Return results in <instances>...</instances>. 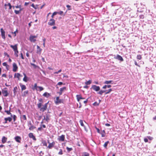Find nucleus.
Here are the masks:
<instances>
[{
    "label": "nucleus",
    "mask_w": 156,
    "mask_h": 156,
    "mask_svg": "<svg viewBox=\"0 0 156 156\" xmlns=\"http://www.w3.org/2000/svg\"><path fill=\"white\" fill-rule=\"evenodd\" d=\"M142 57L140 55H138L137 56V59L140 60L141 59Z\"/></svg>",
    "instance_id": "58836bf2"
},
{
    "label": "nucleus",
    "mask_w": 156,
    "mask_h": 156,
    "mask_svg": "<svg viewBox=\"0 0 156 156\" xmlns=\"http://www.w3.org/2000/svg\"><path fill=\"white\" fill-rule=\"evenodd\" d=\"M58 12H53L52 14H53V15L55 16V15H56L57 14H58Z\"/></svg>",
    "instance_id": "4d7b16f0"
},
{
    "label": "nucleus",
    "mask_w": 156,
    "mask_h": 156,
    "mask_svg": "<svg viewBox=\"0 0 156 156\" xmlns=\"http://www.w3.org/2000/svg\"><path fill=\"white\" fill-rule=\"evenodd\" d=\"M10 108L9 110V111L5 110V112H6L8 115H10L11 117H12V115L10 112Z\"/></svg>",
    "instance_id": "393cba45"
},
{
    "label": "nucleus",
    "mask_w": 156,
    "mask_h": 156,
    "mask_svg": "<svg viewBox=\"0 0 156 156\" xmlns=\"http://www.w3.org/2000/svg\"><path fill=\"white\" fill-rule=\"evenodd\" d=\"M6 88H5L4 90H2V92L3 96L5 97H7L9 95V93L7 90H5Z\"/></svg>",
    "instance_id": "20e7f679"
},
{
    "label": "nucleus",
    "mask_w": 156,
    "mask_h": 156,
    "mask_svg": "<svg viewBox=\"0 0 156 156\" xmlns=\"http://www.w3.org/2000/svg\"><path fill=\"white\" fill-rule=\"evenodd\" d=\"M15 7L16 8H20L21 6L20 5H17L15 6Z\"/></svg>",
    "instance_id": "e2e57ef3"
},
{
    "label": "nucleus",
    "mask_w": 156,
    "mask_h": 156,
    "mask_svg": "<svg viewBox=\"0 0 156 156\" xmlns=\"http://www.w3.org/2000/svg\"><path fill=\"white\" fill-rule=\"evenodd\" d=\"M20 85L21 88L22 90H23L26 89V87L25 85H22V83H20Z\"/></svg>",
    "instance_id": "a211bd4d"
},
{
    "label": "nucleus",
    "mask_w": 156,
    "mask_h": 156,
    "mask_svg": "<svg viewBox=\"0 0 156 156\" xmlns=\"http://www.w3.org/2000/svg\"><path fill=\"white\" fill-rule=\"evenodd\" d=\"M76 97L78 101H79L80 99L82 98L80 95H76Z\"/></svg>",
    "instance_id": "5701e85b"
},
{
    "label": "nucleus",
    "mask_w": 156,
    "mask_h": 156,
    "mask_svg": "<svg viewBox=\"0 0 156 156\" xmlns=\"http://www.w3.org/2000/svg\"><path fill=\"white\" fill-rule=\"evenodd\" d=\"M17 88L16 87H15L13 88V93L15 95H16V90H17Z\"/></svg>",
    "instance_id": "2f4dec72"
},
{
    "label": "nucleus",
    "mask_w": 156,
    "mask_h": 156,
    "mask_svg": "<svg viewBox=\"0 0 156 156\" xmlns=\"http://www.w3.org/2000/svg\"><path fill=\"white\" fill-rule=\"evenodd\" d=\"M48 24L50 26L54 25L55 24V20L53 19H51L50 20Z\"/></svg>",
    "instance_id": "7ed1b4c3"
},
{
    "label": "nucleus",
    "mask_w": 156,
    "mask_h": 156,
    "mask_svg": "<svg viewBox=\"0 0 156 156\" xmlns=\"http://www.w3.org/2000/svg\"><path fill=\"white\" fill-rule=\"evenodd\" d=\"M106 90H101L98 93L100 95H102L103 93L106 92Z\"/></svg>",
    "instance_id": "cd10ccee"
},
{
    "label": "nucleus",
    "mask_w": 156,
    "mask_h": 156,
    "mask_svg": "<svg viewBox=\"0 0 156 156\" xmlns=\"http://www.w3.org/2000/svg\"><path fill=\"white\" fill-rule=\"evenodd\" d=\"M43 95L44 96L48 98L50 96V94L47 92H45L43 94Z\"/></svg>",
    "instance_id": "6ab92c4d"
},
{
    "label": "nucleus",
    "mask_w": 156,
    "mask_h": 156,
    "mask_svg": "<svg viewBox=\"0 0 156 156\" xmlns=\"http://www.w3.org/2000/svg\"><path fill=\"white\" fill-rule=\"evenodd\" d=\"M2 77H6V75L5 74H3L2 75Z\"/></svg>",
    "instance_id": "0e129e2a"
},
{
    "label": "nucleus",
    "mask_w": 156,
    "mask_h": 156,
    "mask_svg": "<svg viewBox=\"0 0 156 156\" xmlns=\"http://www.w3.org/2000/svg\"><path fill=\"white\" fill-rule=\"evenodd\" d=\"M106 126H110V124H108V123H106L105 124V125Z\"/></svg>",
    "instance_id": "774afa93"
},
{
    "label": "nucleus",
    "mask_w": 156,
    "mask_h": 156,
    "mask_svg": "<svg viewBox=\"0 0 156 156\" xmlns=\"http://www.w3.org/2000/svg\"><path fill=\"white\" fill-rule=\"evenodd\" d=\"M89 154L87 152H84L83 153L82 156H89Z\"/></svg>",
    "instance_id": "473e14b6"
},
{
    "label": "nucleus",
    "mask_w": 156,
    "mask_h": 156,
    "mask_svg": "<svg viewBox=\"0 0 156 156\" xmlns=\"http://www.w3.org/2000/svg\"><path fill=\"white\" fill-rule=\"evenodd\" d=\"M22 117H23V118L24 120H26V116L25 115H23Z\"/></svg>",
    "instance_id": "3c124183"
},
{
    "label": "nucleus",
    "mask_w": 156,
    "mask_h": 156,
    "mask_svg": "<svg viewBox=\"0 0 156 156\" xmlns=\"http://www.w3.org/2000/svg\"><path fill=\"white\" fill-rule=\"evenodd\" d=\"M22 77H23L22 75L19 73H16L15 75V78H20Z\"/></svg>",
    "instance_id": "2eb2a0df"
},
{
    "label": "nucleus",
    "mask_w": 156,
    "mask_h": 156,
    "mask_svg": "<svg viewBox=\"0 0 156 156\" xmlns=\"http://www.w3.org/2000/svg\"><path fill=\"white\" fill-rule=\"evenodd\" d=\"M65 136L64 135H62L61 136L59 137L58 139L59 141H63L64 140Z\"/></svg>",
    "instance_id": "9d476101"
},
{
    "label": "nucleus",
    "mask_w": 156,
    "mask_h": 156,
    "mask_svg": "<svg viewBox=\"0 0 156 156\" xmlns=\"http://www.w3.org/2000/svg\"><path fill=\"white\" fill-rule=\"evenodd\" d=\"M42 126L44 128H45L46 127L45 126V125H43L42 126H41L40 127V130H41V129Z\"/></svg>",
    "instance_id": "09e8293b"
},
{
    "label": "nucleus",
    "mask_w": 156,
    "mask_h": 156,
    "mask_svg": "<svg viewBox=\"0 0 156 156\" xmlns=\"http://www.w3.org/2000/svg\"><path fill=\"white\" fill-rule=\"evenodd\" d=\"M144 140L145 142H147L148 141V140L147 138H144Z\"/></svg>",
    "instance_id": "bf43d9fd"
},
{
    "label": "nucleus",
    "mask_w": 156,
    "mask_h": 156,
    "mask_svg": "<svg viewBox=\"0 0 156 156\" xmlns=\"http://www.w3.org/2000/svg\"><path fill=\"white\" fill-rule=\"evenodd\" d=\"M2 64L4 66H6V69H8L9 66L7 65L6 62H5L3 63Z\"/></svg>",
    "instance_id": "bb28decb"
},
{
    "label": "nucleus",
    "mask_w": 156,
    "mask_h": 156,
    "mask_svg": "<svg viewBox=\"0 0 156 156\" xmlns=\"http://www.w3.org/2000/svg\"><path fill=\"white\" fill-rule=\"evenodd\" d=\"M48 102L43 105L40 103V110L42 112H44L46 110L47 108Z\"/></svg>",
    "instance_id": "f257e3e1"
},
{
    "label": "nucleus",
    "mask_w": 156,
    "mask_h": 156,
    "mask_svg": "<svg viewBox=\"0 0 156 156\" xmlns=\"http://www.w3.org/2000/svg\"><path fill=\"white\" fill-rule=\"evenodd\" d=\"M39 88V87H37V85L36 83H35L34 84V86L33 87L32 89L34 90H36L37 91L38 90L37 89Z\"/></svg>",
    "instance_id": "4468645a"
},
{
    "label": "nucleus",
    "mask_w": 156,
    "mask_h": 156,
    "mask_svg": "<svg viewBox=\"0 0 156 156\" xmlns=\"http://www.w3.org/2000/svg\"><path fill=\"white\" fill-rule=\"evenodd\" d=\"M66 7H67V8H68V9L69 10H70V9H71L69 8H70V6L69 5H66Z\"/></svg>",
    "instance_id": "13d9d810"
},
{
    "label": "nucleus",
    "mask_w": 156,
    "mask_h": 156,
    "mask_svg": "<svg viewBox=\"0 0 156 156\" xmlns=\"http://www.w3.org/2000/svg\"><path fill=\"white\" fill-rule=\"evenodd\" d=\"M8 81H9V80L8 79ZM11 84L12 83L11 82V81L10 80V82H7L5 83V85L7 87H9V86H10Z\"/></svg>",
    "instance_id": "412c9836"
},
{
    "label": "nucleus",
    "mask_w": 156,
    "mask_h": 156,
    "mask_svg": "<svg viewBox=\"0 0 156 156\" xmlns=\"http://www.w3.org/2000/svg\"><path fill=\"white\" fill-rule=\"evenodd\" d=\"M1 35L3 39H5V31L3 30L2 28H1Z\"/></svg>",
    "instance_id": "0eeeda50"
},
{
    "label": "nucleus",
    "mask_w": 156,
    "mask_h": 156,
    "mask_svg": "<svg viewBox=\"0 0 156 156\" xmlns=\"http://www.w3.org/2000/svg\"><path fill=\"white\" fill-rule=\"evenodd\" d=\"M28 90H26L24 92L23 96V97H25L26 95L28 94Z\"/></svg>",
    "instance_id": "c85d7f7f"
},
{
    "label": "nucleus",
    "mask_w": 156,
    "mask_h": 156,
    "mask_svg": "<svg viewBox=\"0 0 156 156\" xmlns=\"http://www.w3.org/2000/svg\"><path fill=\"white\" fill-rule=\"evenodd\" d=\"M108 143H109L108 141H107L104 144V147L105 148H106Z\"/></svg>",
    "instance_id": "72a5a7b5"
},
{
    "label": "nucleus",
    "mask_w": 156,
    "mask_h": 156,
    "mask_svg": "<svg viewBox=\"0 0 156 156\" xmlns=\"http://www.w3.org/2000/svg\"><path fill=\"white\" fill-rule=\"evenodd\" d=\"M96 129L97 132L99 133H100V131L99 129L97 127H96Z\"/></svg>",
    "instance_id": "864d4df0"
},
{
    "label": "nucleus",
    "mask_w": 156,
    "mask_h": 156,
    "mask_svg": "<svg viewBox=\"0 0 156 156\" xmlns=\"http://www.w3.org/2000/svg\"><path fill=\"white\" fill-rule=\"evenodd\" d=\"M15 140L16 142L18 143H20L21 138L20 136H17L15 137Z\"/></svg>",
    "instance_id": "9b49d317"
},
{
    "label": "nucleus",
    "mask_w": 156,
    "mask_h": 156,
    "mask_svg": "<svg viewBox=\"0 0 156 156\" xmlns=\"http://www.w3.org/2000/svg\"><path fill=\"white\" fill-rule=\"evenodd\" d=\"M10 46L13 49L14 51L17 50V44H16L14 45H10Z\"/></svg>",
    "instance_id": "1a4fd4ad"
},
{
    "label": "nucleus",
    "mask_w": 156,
    "mask_h": 156,
    "mask_svg": "<svg viewBox=\"0 0 156 156\" xmlns=\"http://www.w3.org/2000/svg\"><path fill=\"white\" fill-rule=\"evenodd\" d=\"M36 37L35 36H30V40L31 41L34 42L36 40L35 38Z\"/></svg>",
    "instance_id": "f8f14e48"
},
{
    "label": "nucleus",
    "mask_w": 156,
    "mask_h": 156,
    "mask_svg": "<svg viewBox=\"0 0 156 156\" xmlns=\"http://www.w3.org/2000/svg\"><path fill=\"white\" fill-rule=\"evenodd\" d=\"M28 136L30 138H32L34 140H36V138L32 133H30L28 134Z\"/></svg>",
    "instance_id": "ddd939ff"
},
{
    "label": "nucleus",
    "mask_w": 156,
    "mask_h": 156,
    "mask_svg": "<svg viewBox=\"0 0 156 156\" xmlns=\"http://www.w3.org/2000/svg\"><path fill=\"white\" fill-rule=\"evenodd\" d=\"M91 83V81L90 80H89V81H87L85 82V84L86 85H90Z\"/></svg>",
    "instance_id": "c756f323"
},
{
    "label": "nucleus",
    "mask_w": 156,
    "mask_h": 156,
    "mask_svg": "<svg viewBox=\"0 0 156 156\" xmlns=\"http://www.w3.org/2000/svg\"><path fill=\"white\" fill-rule=\"evenodd\" d=\"M13 118V121L14 122H15L16 120V115H12V117Z\"/></svg>",
    "instance_id": "c03bdc74"
},
{
    "label": "nucleus",
    "mask_w": 156,
    "mask_h": 156,
    "mask_svg": "<svg viewBox=\"0 0 156 156\" xmlns=\"http://www.w3.org/2000/svg\"><path fill=\"white\" fill-rule=\"evenodd\" d=\"M55 143L53 142L51 143H49V144L48 146V147L50 149L51 148V147H52L54 145Z\"/></svg>",
    "instance_id": "aec40b11"
},
{
    "label": "nucleus",
    "mask_w": 156,
    "mask_h": 156,
    "mask_svg": "<svg viewBox=\"0 0 156 156\" xmlns=\"http://www.w3.org/2000/svg\"><path fill=\"white\" fill-rule=\"evenodd\" d=\"M62 84V82H59L58 83V85H61Z\"/></svg>",
    "instance_id": "052dcab7"
},
{
    "label": "nucleus",
    "mask_w": 156,
    "mask_h": 156,
    "mask_svg": "<svg viewBox=\"0 0 156 156\" xmlns=\"http://www.w3.org/2000/svg\"><path fill=\"white\" fill-rule=\"evenodd\" d=\"M80 123L81 125L83 126H84V125L83 124V121L82 120H80Z\"/></svg>",
    "instance_id": "ea45409f"
},
{
    "label": "nucleus",
    "mask_w": 156,
    "mask_h": 156,
    "mask_svg": "<svg viewBox=\"0 0 156 156\" xmlns=\"http://www.w3.org/2000/svg\"><path fill=\"white\" fill-rule=\"evenodd\" d=\"M29 127V129L30 130H33L35 128L34 126H33L32 125L30 126Z\"/></svg>",
    "instance_id": "e433bc0d"
},
{
    "label": "nucleus",
    "mask_w": 156,
    "mask_h": 156,
    "mask_svg": "<svg viewBox=\"0 0 156 156\" xmlns=\"http://www.w3.org/2000/svg\"><path fill=\"white\" fill-rule=\"evenodd\" d=\"M112 91V90L111 89H109L108 91L107 92H106V93H105V94H108V93H109L111 91Z\"/></svg>",
    "instance_id": "37998d69"
},
{
    "label": "nucleus",
    "mask_w": 156,
    "mask_h": 156,
    "mask_svg": "<svg viewBox=\"0 0 156 156\" xmlns=\"http://www.w3.org/2000/svg\"><path fill=\"white\" fill-rule=\"evenodd\" d=\"M58 154H62V151L61 149H60V151L58 153Z\"/></svg>",
    "instance_id": "603ef678"
},
{
    "label": "nucleus",
    "mask_w": 156,
    "mask_h": 156,
    "mask_svg": "<svg viewBox=\"0 0 156 156\" xmlns=\"http://www.w3.org/2000/svg\"><path fill=\"white\" fill-rule=\"evenodd\" d=\"M4 55H5V56H7V57H9V55L7 53H6V52H5L4 53Z\"/></svg>",
    "instance_id": "5fc2aeb1"
},
{
    "label": "nucleus",
    "mask_w": 156,
    "mask_h": 156,
    "mask_svg": "<svg viewBox=\"0 0 156 156\" xmlns=\"http://www.w3.org/2000/svg\"><path fill=\"white\" fill-rule=\"evenodd\" d=\"M43 90V88L42 87H40V91H41Z\"/></svg>",
    "instance_id": "69168bd1"
},
{
    "label": "nucleus",
    "mask_w": 156,
    "mask_h": 156,
    "mask_svg": "<svg viewBox=\"0 0 156 156\" xmlns=\"http://www.w3.org/2000/svg\"><path fill=\"white\" fill-rule=\"evenodd\" d=\"M14 12L16 14H18L19 13L20 11L16 10H15Z\"/></svg>",
    "instance_id": "49530a36"
},
{
    "label": "nucleus",
    "mask_w": 156,
    "mask_h": 156,
    "mask_svg": "<svg viewBox=\"0 0 156 156\" xmlns=\"http://www.w3.org/2000/svg\"><path fill=\"white\" fill-rule=\"evenodd\" d=\"M12 119L11 117H8L5 118V121H9V122H10Z\"/></svg>",
    "instance_id": "b1692460"
},
{
    "label": "nucleus",
    "mask_w": 156,
    "mask_h": 156,
    "mask_svg": "<svg viewBox=\"0 0 156 156\" xmlns=\"http://www.w3.org/2000/svg\"><path fill=\"white\" fill-rule=\"evenodd\" d=\"M21 57L22 59H24L23 54L22 53H21Z\"/></svg>",
    "instance_id": "680f3d73"
},
{
    "label": "nucleus",
    "mask_w": 156,
    "mask_h": 156,
    "mask_svg": "<svg viewBox=\"0 0 156 156\" xmlns=\"http://www.w3.org/2000/svg\"><path fill=\"white\" fill-rule=\"evenodd\" d=\"M66 149L67 150V151L68 152H70L73 150L72 148H69L68 147H66Z\"/></svg>",
    "instance_id": "c9c22d12"
},
{
    "label": "nucleus",
    "mask_w": 156,
    "mask_h": 156,
    "mask_svg": "<svg viewBox=\"0 0 156 156\" xmlns=\"http://www.w3.org/2000/svg\"><path fill=\"white\" fill-rule=\"evenodd\" d=\"M62 71V70L61 69L59 70L58 71L54 73V74L55 75H56L57 74L60 73Z\"/></svg>",
    "instance_id": "4c0bfd02"
},
{
    "label": "nucleus",
    "mask_w": 156,
    "mask_h": 156,
    "mask_svg": "<svg viewBox=\"0 0 156 156\" xmlns=\"http://www.w3.org/2000/svg\"><path fill=\"white\" fill-rule=\"evenodd\" d=\"M13 66V71L14 72H16L18 68V67L17 66L16 64L15 63H14L12 65Z\"/></svg>",
    "instance_id": "6e6552de"
},
{
    "label": "nucleus",
    "mask_w": 156,
    "mask_h": 156,
    "mask_svg": "<svg viewBox=\"0 0 156 156\" xmlns=\"http://www.w3.org/2000/svg\"><path fill=\"white\" fill-rule=\"evenodd\" d=\"M42 144L43 146H47V143L45 141H42Z\"/></svg>",
    "instance_id": "f704fd0d"
},
{
    "label": "nucleus",
    "mask_w": 156,
    "mask_h": 156,
    "mask_svg": "<svg viewBox=\"0 0 156 156\" xmlns=\"http://www.w3.org/2000/svg\"><path fill=\"white\" fill-rule=\"evenodd\" d=\"M114 58L115 59H117L121 61H123V59L122 57L118 55L116 56H115Z\"/></svg>",
    "instance_id": "423d86ee"
},
{
    "label": "nucleus",
    "mask_w": 156,
    "mask_h": 156,
    "mask_svg": "<svg viewBox=\"0 0 156 156\" xmlns=\"http://www.w3.org/2000/svg\"><path fill=\"white\" fill-rule=\"evenodd\" d=\"M31 6L35 9H36V8L35 7V5L34 4H32Z\"/></svg>",
    "instance_id": "338daca9"
},
{
    "label": "nucleus",
    "mask_w": 156,
    "mask_h": 156,
    "mask_svg": "<svg viewBox=\"0 0 156 156\" xmlns=\"http://www.w3.org/2000/svg\"><path fill=\"white\" fill-rule=\"evenodd\" d=\"M113 81L112 80L106 81L104 83L106 84H112L113 83Z\"/></svg>",
    "instance_id": "4be33fe9"
},
{
    "label": "nucleus",
    "mask_w": 156,
    "mask_h": 156,
    "mask_svg": "<svg viewBox=\"0 0 156 156\" xmlns=\"http://www.w3.org/2000/svg\"><path fill=\"white\" fill-rule=\"evenodd\" d=\"M111 85H105L102 88L103 89H106V88H109L111 87Z\"/></svg>",
    "instance_id": "a878e982"
},
{
    "label": "nucleus",
    "mask_w": 156,
    "mask_h": 156,
    "mask_svg": "<svg viewBox=\"0 0 156 156\" xmlns=\"http://www.w3.org/2000/svg\"><path fill=\"white\" fill-rule=\"evenodd\" d=\"M7 6H8L9 7V9H11V8L12 7L11 5V4L10 3H8L7 4Z\"/></svg>",
    "instance_id": "a18cd8bd"
},
{
    "label": "nucleus",
    "mask_w": 156,
    "mask_h": 156,
    "mask_svg": "<svg viewBox=\"0 0 156 156\" xmlns=\"http://www.w3.org/2000/svg\"><path fill=\"white\" fill-rule=\"evenodd\" d=\"M18 50L14 51V54L16 57H18Z\"/></svg>",
    "instance_id": "7c9ffc66"
},
{
    "label": "nucleus",
    "mask_w": 156,
    "mask_h": 156,
    "mask_svg": "<svg viewBox=\"0 0 156 156\" xmlns=\"http://www.w3.org/2000/svg\"><path fill=\"white\" fill-rule=\"evenodd\" d=\"M66 89V87H63L60 88V91L59 92V94L60 95H61L62 92L64 90Z\"/></svg>",
    "instance_id": "dca6fc26"
},
{
    "label": "nucleus",
    "mask_w": 156,
    "mask_h": 156,
    "mask_svg": "<svg viewBox=\"0 0 156 156\" xmlns=\"http://www.w3.org/2000/svg\"><path fill=\"white\" fill-rule=\"evenodd\" d=\"M93 105L95 106H97L99 105V103H98L97 102H95L93 103Z\"/></svg>",
    "instance_id": "79ce46f5"
},
{
    "label": "nucleus",
    "mask_w": 156,
    "mask_h": 156,
    "mask_svg": "<svg viewBox=\"0 0 156 156\" xmlns=\"http://www.w3.org/2000/svg\"><path fill=\"white\" fill-rule=\"evenodd\" d=\"M31 65L33 66L34 68H36L37 66L34 64L30 63Z\"/></svg>",
    "instance_id": "a19ab883"
},
{
    "label": "nucleus",
    "mask_w": 156,
    "mask_h": 156,
    "mask_svg": "<svg viewBox=\"0 0 156 156\" xmlns=\"http://www.w3.org/2000/svg\"><path fill=\"white\" fill-rule=\"evenodd\" d=\"M55 103L56 104H59L61 103H63V100L62 99H60L58 97L56 98V100H55Z\"/></svg>",
    "instance_id": "f03ea898"
},
{
    "label": "nucleus",
    "mask_w": 156,
    "mask_h": 156,
    "mask_svg": "<svg viewBox=\"0 0 156 156\" xmlns=\"http://www.w3.org/2000/svg\"><path fill=\"white\" fill-rule=\"evenodd\" d=\"M28 126L29 127H30V126H32L31 123L30 121L28 122Z\"/></svg>",
    "instance_id": "de8ad7c7"
},
{
    "label": "nucleus",
    "mask_w": 156,
    "mask_h": 156,
    "mask_svg": "<svg viewBox=\"0 0 156 156\" xmlns=\"http://www.w3.org/2000/svg\"><path fill=\"white\" fill-rule=\"evenodd\" d=\"M28 79H23V80L25 82H27L28 81Z\"/></svg>",
    "instance_id": "6e6d98bb"
},
{
    "label": "nucleus",
    "mask_w": 156,
    "mask_h": 156,
    "mask_svg": "<svg viewBox=\"0 0 156 156\" xmlns=\"http://www.w3.org/2000/svg\"><path fill=\"white\" fill-rule=\"evenodd\" d=\"M7 140V138L5 137L4 136H3L2 139V143L3 144L5 143L6 141Z\"/></svg>",
    "instance_id": "f3484780"
},
{
    "label": "nucleus",
    "mask_w": 156,
    "mask_h": 156,
    "mask_svg": "<svg viewBox=\"0 0 156 156\" xmlns=\"http://www.w3.org/2000/svg\"><path fill=\"white\" fill-rule=\"evenodd\" d=\"M58 14H59L61 15H62L63 12L62 11H60L59 12H58Z\"/></svg>",
    "instance_id": "8fccbe9b"
},
{
    "label": "nucleus",
    "mask_w": 156,
    "mask_h": 156,
    "mask_svg": "<svg viewBox=\"0 0 156 156\" xmlns=\"http://www.w3.org/2000/svg\"><path fill=\"white\" fill-rule=\"evenodd\" d=\"M92 88L95 91H99L100 89L99 87L96 86V85H93L92 87Z\"/></svg>",
    "instance_id": "39448f33"
}]
</instances>
